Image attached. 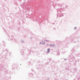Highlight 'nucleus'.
I'll return each mask as SVG.
<instances>
[{"label": "nucleus", "mask_w": 80, "mask_h": 80, "mask_svg": "<svg viewBox=\"0 0 80 80\" xmlns=\"http://www.w3.org/2000/svg\"><path fill=\"white\" fill-rule=\"evenodd\" d=\"M40 43L41 44H45V40H43L40 42Z\"/></svg>", "instance_id": "1"}, {"label": "nucleus", "mask_w": 80, "mask_h": 80, "mask_svg": "<svg viewBox=\"0 0 80 80\" xmlns=\"http://www.w3.org/2000/svg\"><path fill=\"white\" fill-rule=\"evenodd\" d=\"M47 51H47V53H49V52H50V49L49 48H48V50H47Z\"/></svg>", "instance_id": "2"}, {"label": "nucleus", "mask_w": 80, "mask_h": 80, "mask_svg": "<svg viewBox=\"0 0 80 80\" xmlns=\"http://www.w3.org/2000/svg\"><path fill=\"white\" fill-rule=\"evenodd\" d=\"M46 42H49V41H48V40H44Z\"/></svg>", "instance_id": "3"}, {"label": "nucleus", "mask_w": 80, "mask_h": 80, "mask_svg": "<svg viewBox=\"0 0 80 80\" xmlns=\"http://www.w3.org/2000/svg\"><path fill=\"white\" fill-rule=\"evenodd\" d=\"M51 47H53L55 46V44H51Z\"/></svg>", "instance_id": "4"}]
</instances>
